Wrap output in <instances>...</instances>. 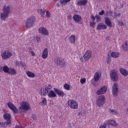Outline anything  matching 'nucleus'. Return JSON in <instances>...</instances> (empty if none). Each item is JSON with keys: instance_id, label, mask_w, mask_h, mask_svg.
Returning a JSON list of instances; mask_svg holds the SVG:
<instances>
[{"instance_id": "f257e3e1", "label": "nucleus", "mask_w": 128, "mask_h": 128, "mask_svg": "<svg viewBox=\"0 0 128 128\" xmlns=\"http://www.w3.org/2000/svg\"><path fill=\"white\" fill-rule=\"evenodd\" d=\"M36 18L34 16H31L27 19L26 23V28H32V26H34V24L36 22Z\"/></svg>"}, {"instance_id": "f03ea898", "label": "nucleus", "mask_w": 128, "mask_h": 128, "mask_svg": "<svg viewBox=\"0 0 128 128\" xmlns=\"http://www.w3.org/2000/svg\"><path fill=\"white\" fill-rule=\"evenodd\" d=\"M20 112L22 110H30V106L28 102H22L20 103Z\"/></svg>"}, {"instance_id": "7ed1b4c3", "label": "nucleus", "mask_w": 128, "mask_h": 128, "mask_svg": "<svg viewBox=\"0 0 128 128\" xmlns=\"http://www.w3.org/2000/svg\"><path fill=\"white\" fill-rule=\"evenodd\" d=\"M110 78L114 82H116L118 80V72L116 70H112L110 73Z\"/></svg>"}, {"instance_id": "20e7f679", "label": "nucleus", "mask_w": 128, "mask_h": 128, "mask_svg": "<svg viewBox=\"0 0 128 128\" xmlns=\"http://www.w3.org/2000/svg\"><path fill=\"white\" fill-rule=\"evenodd\" d=\"M68 106H70L71 108L73 110H76L78 107V102H76L74 100H68L67 102Z\"/></svg>"}, {"instance_id": "39448f33", "label": "nucleus", "mask_w": 128, "mask_h": 128, "mask_svg": "<svg viewBox=\"0 0 128 128\" xmlns=\"http://www.w3.org/2000/svg\"><path fill=\"white\" fill-rule=\"evenodd\" d=\"M90 56H92V52L88 50L84 56L80 58V62H86V60H88L89 58H90Z\"/></svg>"}, {"instance_id": "423d86ee", "label": "nucleus", "mask_w": 128, "mask_h": 128, "mask_svg": "<svg viewBox=\"0 0 128 128\" xmlns=\"http://www.w3.org/2000/svg\"><path fill=\"white\" fill-rule=\"evenodd\" d=\"M104 102H106L104 96H100L98 98L96 104L98 106H102L104 104Z\"/></svg>"}, {"instance_id": "0eeeda50", "label": "nucleus", "mask_w": 128, "mask_h": 128, "mask_svg": "<svg viewBox=\"0 0 128 128\" xmlns=\"http://www.w3.org/2000/svg\"><path fill=\"white\" fill-rule=\"evenodd\" d=\"M112 94L114 96H118V85L114 83L112 86Z\"/></svg>"}, {"instance_id": "6e6552de", "label": "nucleus", "mask_w": 128, "mask_h": 128, "mask_svg": "<svg viewBox=\"0 0 128 128\" xmlns=\"http://www.w3.org/2000/svg\"><path fill=\"white\" fill-rule=\"evenodd\" d=\"M7 106L8 108L12 111L14 114H18V110L16 106H14V104L12 102H8Z\"/></svg>"}, {"instance_id": "1a4fd4ad", "label": "nucleus", "mask_w": 128, "mask_h": 128, "mask_svg": "<svg viewBox=\"0 0 128 128\" xmlns=\"http://www.w3.org/2000/svg\"><path fill=\"white\" fill-rule=\"evenodd\" d=\"M2 12L4 14H10V12H12V8L11 6H4L2 8Z\"/></svg>"}, {"instance_id": "9d476101", "label": "nucleus", "mask_w": 128, "mask_h": 128, "mask_svg": "<svg viewBox=\"0 0 128 128\" xmlns=\"http://www.w3.org/2000/svg\"><path fill=\"white\" fill-rule=\"evenodd\" d=\"M56 63L60 68H64L66 66V63L64 60L60 58H58L56 60Z\"/></svg>"}, {"instance_id": "9b49d317", "label": "nucleus", "mask_w": 128, "mask_h": 128, "mask_svg": "<svg viewBox=\"0 0 128 128\" xmlns=\"http://www.w3.org/2000/svg\"><path fill=\"white\" fill-rule=\"evenodd\" d=\"M12 56V52L8 51L4 52L2 54V57L3 60H8Z\"/></svg>"}, {"instance_id": "f8f14e48", "label": "nucleus", "mask_w": 128, "mask_h": 128, "mask_svg": "<svg viewBox=\"0 0 128 128\" xmlns=\"http://www.w3.org/2000/svg\"><path fill=\"white\" fill-rule=\"evenodd\" d=\"M4 118L7 120L6 122V124L10 125V124H12V116L10 114H4Z\"/></svg>"}, {"instance_id": "ddd939ff", "label": "nucleus", "mask_w": 128, "mask_h": 128, "mask_svg": "<svg viewBox=\"0 0 128 128\" xmlns=\"http://www.w3.org/2000/svg\"><path fill=\"white\" fill-rule=\"evenodd\" d=\"M107 88L106 86H103L100 89L96 92V94L100 96V94H104L106 92Z\"/></svg>"}, {"instance_id": "4468645a", "label": "nucleus", "mask_w": 128, "mask_h": 128, "mask_svg": "<svg viewBox=\"0 0 128 128\" xmlns=\"http://www.w3.org/2000/svg\"><path fill=\"white\" fill-rule=\"evenodd\" d=\"M107 28L106 25L104 24V23H100L97 26L96 30H106Z\"/></svg>"}, {"instance_id": "2eb2a0df", "label": "nucleus", "mask_w": 128, "mask_h": 128, "mask_svg": "<svg viewBox=\"0 0 128 128\" xmlns=\"http://www.w3.org/2000/svg\"><path fill=\"white\" fill-rule=\"evenodd\" d=\"M39 32L44 34V36H48V30L44 28H40L38 30Z\"/></svg>"}, {"instance_id": "dca6fc26", "label": "nucleus", "mask_w": 128, "mask_h": 128, "mask_svg": "<svg viewBox=\"0 0 128 128\" xmlns=\"http://www.w3.org/2000/svg\"><path fill=\"white\" fill-rule=\"evenodd\" d=\"M54 92L58 96L62 97L64 96V92L62 90H60V89H58L56 88H54Z\"/></svg>"}, {"instance_id": "f3484780", "label": "nucleus", "mask_w": 128, "mask_h": 128, "mask_svg": "<svg viewBox=\"0 0 128 128\" xmlns=\"http://www.w3.org/2000/svg\"><path fill=\"white\" fill-rule=\"evenodd\" d=\"M48 94V90L46 89V88H42L40 90V94L42 96H46V94Z\"/></svg>"}, {"instance_id": "a211bd4d", "label": "nucleus", "mask_w": 128, "mask_h": 128, "mask_svg": "<svg viewBox=\"0 0 128 128\" xmlns=\"http://www.w3.org/2000/svg\"><path fill=\"white\" fill-rule=\"evenodd\" d=\"M73 20L76 22H80L82 20V16L78 14H74L73 16Z\"/></svg>"}, {"instance_id": "6ab92c4d", "label": "nucleus", "mask_w": 128, "mask_h": 128, "mask_svg": "<svg viewBox=\"0 0 128 128\" xmlns=\"http://www.w3.org/2000/svg\"><path fill=\"white\" fill-rule=\"evenodd\" d=\"M120 72L122 76H128V71L124 69V68H120Z\"/></svg>"}, {"instance_id": "aec40b11", "label": "nucleus", "mask_w": 128, "mask_h": 128, "mask_svg": "<svg viewBox=\"0 0 128 128\" xmlns=\"http://www.w3.org/2000/svg\"><path fill=\"white\" fill-rule=\"evenodd\" d=\"M106 24L108 26H109V28H112V21H110V19L108 17L105 18V20H104Z\"/></svg>"}, {"instance_id": "412c9836", "label": "nucleus", "mask_w": 128, "mask_h": 128, "mask_svg": "<svg viewBox=\"0 0 128 128\" xmlns=\"http://www.w3.org/2000/svg\"><path fill=\"white\" fill-rule=\"evenodd\" d=\"M48 56V48H45L43 51L42 56V58H46Z\"/></svg>"}, {"instance_id": "4be33fe9", "label": "nucleus", "mask_w": 128, "mask_h": 128, "mask_svg": "<svg viewBox=\"0 0 128 128\" xmlns=\"http://www.w3.org/2000/svg\"><path fill=\"white\" fill-rule=\"evenodd\" d=\"M48 96L50 98H56V92H54V90H51L48 93Z\"/></svg>"}, {"instance_id": "5701e85b", "label": "nucleus", "mask_w": 128, "mask_h": 128, "mask_svg": "<svg viewBox=\"0 0 128 128\" xmlns=\"http://www.w3.org/2000/svg\"><path fill=\"white\" fill-rule=\"evenodd\" d=\"M0 20H4L6 18H8V14L6 13H0Z\"/></svg>"}, {"instance_id": "b1692460", "label": "nucleus", "mask_w": 128, "mask_h": 128, "mask_svg": "<svg viewBox=\"0 0 128 128\" xmlns=\"http://www.w3.org/2000/svg\"><path fill=\"white\" fill-rule=\"evenodd\" d=\"M106 16H112V18H118V14H116V12H106Z\"/></svg>"}, {"instance_id": "393cba45", "label": "nucleus", "mask_w": 128, "mask_h": 128, "mask_svg": "<svg viewBox=\"0 0 128 128\" xmlns=\"http://www.w3.org/2000/svg\"><path fill=\"white\" fill-rule=\"evenodd\" d=\"M8 74H11L12 76H15V74H16V70L12 68H9Z\"/></svg>"}, {"instance_id": "a878e982", "label": "nucleus", "mask_w": 128, "mask_h": 128, "mask_svg": "<svg viewBox=\"0 0 128 128\" xmlns=\"http://www.w3.org/2000/svg\"><path fill=\"white\" fill-rule=\"evenodd\" d=\"M88 4V0H82L78 2V5L79 6H86Z\"/></svg>"}, {"instance_id": "bb28decb", "label": "nucleus", "mask_w": 128, "mask_h": 128, "mask_svg": "<svg viewBox=\"0 0 128 128\" xmlns=\"http://www.w3.org/2000/svg\"><path fill=\"white\" fill-rule=\"evenodd\" d=\"M69 42L71 44L76 43V36L74 35H72L69 38Z\"/></svg>"}, {"instance_id": "cd10ccee", "label": "nucleus", "mask_w": 128, "mask_h": 128, "mask_svg": "<svg viewBox=\"0 0 128 128\" xmlns=\"http://www.w3.org/2000/svg\"><path fill=\"white\" fill-rule=\"evenodd\" d=\"M16 65L17 66H21V68H24V66H26V64L22 62L21 61L16 62Z\"/></svg>"}, {"instance_id": "c85d7f7f", "label": "nucleus", "mask_w": 128, "mask_h": 128, "mask_svg": "<svg viewBox=\"0 0 128 128\" xmlns=\"http://www.w3.org/2000/svg\"><path fill=\"white\" fill-rule=\"evenodd\" d=\"M100 73L98 72H96L95 74V75L94 76V80L95 82H98L100 80Z\"/></svg>"}, {"instance_id": "c756f323", "label": "nucleus", "mask_w": 128, "mask_h": 128, "mask_svg": "<svg viewBox=\"0 0 128 128\" xmlns=\"http://www.w3.org/2000/svg\"><path fill=\"white\" fill-rule=\"evenodd\" d=\"M26 74L28 78H34V76H36V74H34V72L30 71L26 72Z\"/></svg>"}, {"instance_id": "7c9ffc66", "label": "nucleus", "mask_w": 128, "mask_h": 128, "mask_svg": "<svg viewBox=\"0 0 128 128\" xmlns=\"http://www.w3.org/2000/svg\"><path fill=\"white\" fill-rule=\"evenodd\" d=\"M2 70L4 72H6V74H8L10 68H8L7 66H4L2 68Z\"/></svg>"}, {"instance_id": "2f4dec72", "label": "nucleus", "mask_w": 128, "mask_h": 128, "mask_svg": "<svg viewBox=\"0 0 128 128\" xmlns=\"http://www.w3.org/2000/svg\"><path fill=\"white\" fill-rule=\"evenodd\" d=\"M116 121L114 120H110L106 122V124L108 126H116Z\"/></svg>"}, {"instance_id": "473e14b6", "label": "nucleus", "mask_w": 128, "mask_h": 128, "mask_svg": "<svg viewBox=\"0 0 128 128\" xmlns=\"http://www.w3.org/2000/svg\"><path fill=\"white\" fill-rule=\"evenodd\" d=\"M122 48L124 50H128V43L126 42L122 46Z\"/></svg>"}, {"instance_id": "72a5a7b5", "label": "nucleus", "mask_w": 128, "mask_h": 128, "mask_svg": "<svg viewBox=\"0 0 128 128\" xmlns=\"http://www.w3.org/2000/svg\"><path fill=\"white\" fill-rule=\"evenodd\" d=\"M38 12H40V14H41V16H43V18H44V12H46V10H38Z\"/></svg>"}, {"instance_id": "f704fd0d", "label": "nucleus", "mask_w": 128, "mask_h": 128, "mask_svg": "<svg viewBox=\"0 0 128 128\" xmlns=\"http://www.w3.org/2000/svg\"><path fill=\"white\" fill-rule=\"evenodd\" d=\"M119 55L120 54H118V53L116 52H113L111 54V56H112V58H118Z\"/></svg>"}, {"instance_id": "c9c22d12", "label": "nucleus", "mask_w": 128, "mask_h": 128, "mask_svg": "<svg viewBox=\"0 0 128 128\" xmlns=\"http://www.w3.org/2000/svg\"><path fill=\"white\" fill-rule=\"evenodd\" d=\"M64 88L65 90H70V85L67 84H64Z\"/></svg>"}, {"instance_id": "e433bc0d", "label": "nucleus", "mask_w": 128, "mask_h": 128, "mask_svg": "<svg viewBox=\"0 0 128 128\" xmlns=\"http://www.w3.org/2000/svg\"><path fill=\"white\" fill-rule=\"evenodd\" d=\"M8 126L10 125L6 124V122L5 123L4 122H0V126H1L2 128H5V126Z\"/></svg>"}, {"instance_id": "4c0bfd02", "label": "nucleus", "mask_w": 128, "mask_h": 128, "mask_svg": "<svg viewBox=\"0 0 128 128\" xmlns=\"http://www.w3.org/2000/svg\"><path fill=\"white\" fill-rule=\"evenodd\" d=\"M106 62H107L108 64H110V54H108V58L106 60Z\"/></svg>"}, {"instance_id": "58836bf2", "label": "nucleus", "mask_w": 128, "mask_h": 128, "mask_svg": "<svg viewBox=\"0 0 128 128\" xmlns=\"http://www.w3.org/2000/svg\"><path fill=\"white\" fill-rule=\"evenodd\" d=\"M70 2V0H60V2L61 4H67V2Z\"/></svg>"}, {"instance_id": "ea45409f", "label": "nucleus", "mask_w": 128, "mask_h": 128, "mask_svg": "<svg viewBox=\"0 0 128 128\" xmlns=\"http://www.w3.org/2000/svg\"><path fill=\"white\" fill-rule=\"evenodd\" d=\"M110 114H118V113L116 112V110H110Z\"/></svg>"}, {"instance_id": "a19ab883", "label": "nucleus", "mask_w": 128, "mask_h": 128, "mask_svg": "<svg viewBox=\"0 0 128 128\" xmlns=\"http://www.w3.org/2000/svg\"><path fill=\"white\" fill-rule=\"evenodd\" d=\"M41 103L43 104L44 106H46V98H44Z\"/></svg>"}, {"instance_id": "79ce46f5", "label": "nucleus", "mask_w": 128, "mask_h": 128, "mask_svg": "<svg viewBox=\"0 0 128 128\" xmlns=\"http://www.w3.org/2000/svg\"><path fill=\"white\" fill-rule=\"evenodd\" d=\"M85 114H86V110H84L79 112V114H81V116H84Z\"/></svg>"}, {"instance_id": "37998d69", "label": "nucleus", "mask_w": 128, "mask_h": 128, "mask_svg": "<svg viewBox=\"0 0 128 128\" xmlns=\"http://www.w3.org/2000/svg\"><path fill=\"white\" fill-rule=\"evenodd\" d=\"M99 16H104V10H102L100 12L98 13Z\"/></svg>"}, {"instance_id": "c03bdc74", "label": "nucleus", "mask_w": 128, "mask_h": 128, "mask_svg": "<svg viewBox=\"0 0 128 128\" xmlns=\"http://www.w3.org/2000/svg\"><path fill=\"white\" fill-rule=\"evenodd\" d=\"M52 85L48 84L47 87L45 88H46V90H52Z\"/></svg>"}, {"instance_id": "a18cd8bd", "label": "nucleus", "mask_w": 128, "mask_h": 128, "mask_svg": "<svg viewBox=\"0 0 128 128\" xmlns=\"http://www.w3.org/2000/svg\"><path fill=\"white\" fill-rule=\"evenodd\" d=\"M46 18H50V14L48 11L46 12Z\"/></svg>"}, {"instance_id": "49530a36", "label": "nucleus", "mask_w": 128, "mask_h": 128, "mask_svg": "<svg viewBox=\"0 0 128 128\" xmlns=\"http://www.w3.org/2000/svg\"><path fill=\"white\" fill-rule=\"evenodd\" d=\"M96 18L97 20H98V22H100V17L98 15H96Z\"/></svg>"}, {"instance_id": "de8ad7c7", "label": "nucleus", "mask_w": 128, "mask_h": 128, "mask_svg": "<svg viewBox=\"0 0 128 128\" xmlns=\"http://www.w3.org/2000/svg\"><path fill=\"white\" fill-rule=\"evenodd\" d=\"M94 26H96V22H90V26H92V28H94Z\"/></svg>"}, {"instance_id": "09e8293b", "label": "nucleus", "mask_w": 128, "mask_h": 128, "mask_svg": "<svg viewBox=\"0 0 128 128\" xmlns=\"http://www.w3.org/2000/svg\"><path fill=\"white\" fill-rule=\"evenodd\" d=\"M35 40H36L37 42H40V37H36Z\"/></svg>"}, {"instance_id": "8fccbe9b", "label": "nucleus", "mask_w": 128, "mask_h": 128, "mask_svg": "<svg viewBox=\"0 0 128 128\" xmlns=\"http://www.w3.org/2000/svg\"><path fill=\"white\" fill-rule=\"evenodd\" d=\"M80 82L81 84H84V82H86V78H81Z\"/></svg>"}, {"instance_id": "3c124183", "label": "nucleus", "mask_w": 128, "mask_h": 128, "mask_svg": "<svg viewBox=\"0 0 128 128\" xmlns=\"http://www.w3.org/2000/svg\"><path fill=\"white\" fill-rule=\"evenodd\" d=\"M99 128H106V124L104 123V125L100 126Z\"/></svg>"}, {"instance_id": "603ef678", "label": "nucleus", "mask_w": 128, "mask_h": 128, "mask_svg": "<svg viewBox=\"0 0 128 128\" xmlns=\"http://www.w3.org/2000/svg\"><path fill=\"white\" fill-rule=\"evenodd\" d=\"M91 19L92 20L93 22H94L96 18H94V14L91 15Z\"/></svg>"}, {"instance_id": "864d4df0", "label": "nucleus", "mask_w": 128, "mask_h": 128, "mask_svg": "<svg viewBox=\"0 0 128 128\" xmlns=\"http://www.w3.org/2000/svg\"><path fill=\"white\" fill-rule=\"evenodd\" d=\"M118 24L120 26H124V22H118Z\"/></svg>"}, {"instance_id": "5fc2aeb1", "label": "nucleus", "mask_w": 128, "mask_h": 128, "mask_svg": "<svg viewBox=\"0 0 128 128\" xmlns=\"http://www.w3.org/2000/svg\"><path fill=\"white\" fill-rule=\"evenodd\" d=\"M32 118L34 120H36V115H32Z\"/></svg>"}, {"instance_id": "6e6d98bb", "label": "nucleus", "mask_w": 128, "mask_h": 128, "mask_svg": "<svg viewBox=\"0 0 128 128\" xmlns=\"http://www.w3.org/2000/svg\"><path fill=\"white\" fill-rule=\"evenodd\" d=\"M68 20H72V15H68Z\"/></svg>"}, {"instance_id": "4d7b16f0", "label": "nucleus", "mask_w": 128, "mask_h": 128, "mask_svg": "<svg viewBox=\"0 0 128 128\" xmlns=\"http://www.w3.org/2000/svg\"><path fill=\"white\" fill-rule=\"evenodd\" d=\"M30 53H31V54L32 56H36V54H34V52L33 51H31Z\"/></svg>"}, {"instance_id": "13d9d810", "label": "nucleus", "mask_w": 128, "mask_h": 128, "mask_svg": "<svg viewBox=\"0 0 128 128\" xmlns=\"http://www.w3.org/2000/svg\"><path fill=\"white\" fill-rule=\"evenodd\" d=\"M15 128H24V126H16Z\"/></svg>"}, {"instance_id": "bf43d9fd", "label": "nucleus", "mask_w": 128, "mask_h": 128, "mask_svg": "<svg viewBox=\"0 0 128 128\" xmlns=\"http://www.w3.org/2000/svg\"><path fill=\"white\" fill-rule=\"evenodd\" d=\"M0 72H2V67L0 66Z\"/></svg>"}, {"instance_id": "052dcab7", "label": "nucleus", "mask_w": 128, "mask_h": 128, "mask_svg": "<svg viewBox=\"0 0 128 128\" xmlns=\"http://www.w3.org/2000/svg\"><path fill=\"white\" fill-rule=\"evenodd\" d=\"M29 50H30V52H32V48H30V47H29Z\"/></svg>"}, {"instance_id": "680f3d73", "label": "nucleus", "mask_w": 128, "mask_h": 128, "mask_svg": "<svg viewBox=\"0 0 128 128\" xmlns=\"http://www.w3.org/2000/svg\"><path fill=\"white\" fill-rule=\"evenodd\" d=\"M57 6H58V8H59L60 6V4L58 3L57 4Z\"/></svg>"}, {"instance_id": "e2e57ef3", "label": "nucleus", "mask_w": 128, "mask_h": 128, "mask_svg": "<svg viewBox=\"0 0 128 128\" xmlns=\"http://www.w3.org/2000/svg\"><path fill=\"white\" fill-rule=\"evenodd\" d=\"M118 16H120V13H119V14H118Z\"/></svg>"}, {"instance_id": "0e129e2a", "label": "nucleus", "mask_w": 128, "mask_h": 128, "mask_svg": "<svg viewBox=\"0 0 128 128\" xmlns=\"http://www.w3.org/2000/svg\"><path fill=\"white\" fill-rule=\"evenodd\" d=\"M69 126H70V128H72V126H70V124Z\"/></svg>"}, {"instance_id": "69168bd1", "label": "nucleus", "mask_w": 128, "mask_h": 128, "mask_svg": "<svg viewBox=\"0 0 128 128\" xmlns=\"http://www.w3.org/2000/svg\"><path fill=\"white\" fill-rule=\"evenodd\" d=\"M54 2H56V0H54Z\"/></svg>"}]
</instances>
